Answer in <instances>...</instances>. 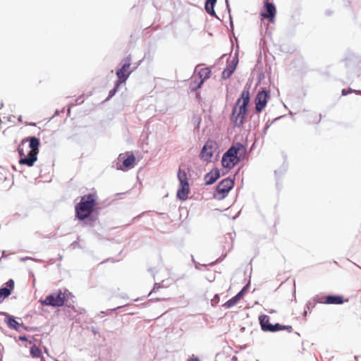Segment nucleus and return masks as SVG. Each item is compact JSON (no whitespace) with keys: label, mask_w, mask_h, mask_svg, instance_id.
Returning a JSON list of instances; mask_svg holds the SVG:
<instances>
[{"label":"nucleus","mask_w":361,"mask_h":361,"mask_svg":"<svg viewBox=\"0 0 361 361\" xmlns=\"http://www.w3.org/2000/svg\"><path fill=\"white\" fill-rule=\"evenodd\" d=\"M250 86L245 87L240 98L237 100L233 109L231 121L235 126L240 127L244 123L247 113V106L248 105L250 99Z\"/></svg>","instance_id":"f257e3e1"},{"label":"nucleus","mask_w":361,"mask_h":361,"mask_svg":"<svg viewBox=\"0 0 361 361\" xmlns=\"http://www.w3.org/2000/svg\"><path fill=\"white\" fill-rule=\"evenodd\" d=\"M246 154V147L240 142L233 143L231 147L224 154L221 164L224 168L232 169L240 160L243 159Z\"/></svg>","instance_id":"f03ea898"},{"label":"nucleus","mask_w":361,"mask_h":361,"mask_svg":"<svg viewBox=\"0 0 361 361\" xmlns=\"http://www.w3.org/2000/svg\"><path fill=\"white\" fill-rule=\"evenodd\" d=\"M97 205V195L94 193L85 195L75 205V217L80 221L89 218Z\"/></svg>","instance_id":"7ed1b4c3"},{"label":"nucleus","mask_w":361,"mask_h":361,"mask_svg":"<svg viewBox=\"0 0 361 361\" xmlns=\"http://www.w3.org/2000/svg\"><path fill=\"white\" fill-rule=\"evenodd\" d=\"M23 142H29L30 150L25 154L22 149H19L20 159L19 163L27 166H32L37 161V155L39 153V140L37 137H30L23 140Z\"/></svg>","instance_id":"20e7f679"},{"label":"nucleus","mask_w":361,"mask_h":361,"mask_svg":"<svg viewBox=\"0 0 361 361\" xmlns=\"http://www.w3.org/2000/svg\"><path fill=\"white\" fill-rule=\"evenodd\" d=\"M218 144L216 142L209 140L202 147L200 157V159L206 162H212L214 154L217 152Z\"/></svg>","instance_id":"39448f33"},{"label":"nucleus","mask_w":361,"mask_h":361,"mask_svg":"<svg viewBox=\"0 0 361 361\" xmlns=\"http://www.w3.org/2000/svg\"><path fill=\"white\" fill-rule=\"evenodd\" d=\"M65 300L66 293L59 290L57 293L47 296L44 300L41 301V303L43 305L61 307L64 305Z\"/></svg>","instance_id":"423d86ee"},{"label":"nucleus","mask_w":361,"mask_h":361,"mask_svg":"<svg viewBox=\"0 0 361 361\" xmlns=\"http://www.w3.org/2000/svg\"><path fill=\"white\" fill-rule=\"evenodd\" d=\"M131 63L132 59L130 56L125 58L122 61V66L117 70L116 73L118 78L116 81L118 82V84L124 83L133 72V70L130 69Z\"/></svg>","instance_id":"0eeeda50"},{"label":"nucleus","mask_w":361,"mask_h":361,"mask_svg":"<svg viewBox=\"0 0 361 361\" xmlns=\"http://www.w3.org/2000/svg\"><path fill=\"white\" fill-rule=\"evenodd\" d=\"M234 182L231 178L222 180L216 186L214 192V197L217 200H222L226 197L229 191L233 188Z\"/></svg>","instance_id":"6e6552de"},{"label":"nucleus","mask_w":361,"mask_h":361,"mask_svg":"<svg viewBox=\"0 0 361 361\" xmlns=\"http://www.w3.org/2000/svg\"><path fill=\"white\" fill-rule=\"evenodd\" d=\"M269 98V92L266 90H262L257 93L255 98V109L257 113L262 112L266 107Z\"/></svg>","instance_id":"1a4fd4ad"},{"label":"nucleus","mask_w":361,"mask_h":361,"mask_svg":"<svg viewBox=\"0 0 361 361\" xmlns=\"http://www.w3.org/2000/svg\"><path fill=\"white\" fill-rule=\"evenodd\" d=\"M264 9L265 11L261 13L262 18L268 19L270 23H274L276 13L275 6L272 3H270L269 0H266L264 1Z\"/></svg>","instance_id":"9d476101"},{"label":"nucleus","mask_w":361,"mask_h":361,"mask_svg":"<svg viewBox=\"0 0 361 361\" xmlns=\"http://www.w3.org/2000/svg\"><path fill=\"white\" fill-rule=\"evenodd\" d=\"M118 159L123 161V167L119 168L123 171L133 168L135 163V157L132 152L121 154Z\"/></svg>","instance_id":"9b49d317"},{"label":"nucleus","mask_w":361,"mask_h":361,"mask_svg":"<svg viewBox=\"0 0 361 361\" xmlns=\"http://www.w3.org/2000/svg\"><path fill=\"white\" fill-rule=\"evenodd\" d=\"M317 302L319 303L341 305L343 303L344 300L343 297L340 295H328L317 297Z\"/></svg>","instance_id":"f8f14e48"},{"label":"nucleus","mask_w":361,"mask_h":361,"mask_svg":"<svg viewBox=\"0 0 361 361\" xmlns=\"http://www.w3.org/2000/svg\"><path fill=\"white\" fill-rule=\"evenodd\" d=\"M13 288L14 281L13 279H9L6 283V287L0 288V302H1L4 299L8 297L11 294Z\"/></svg>","instance_id":"ddd939ff"},{"label":"nucleus","mask_w":361,"mask_h":361,"mask_svg":"<svg viewBox=\"0 0 361 361\" xmlns=\"http://www.w3.org/2000/svg\"><path fill=\"white\" fill-rule=\"evenodd\" d=\"M190 193V186L188 183L179 184V188L177 192V197L181 200H185Z\"/></svg>","instance_id":"4468645a"},{"label":"nucleus","mask_w":361,"mask_h":361,"mask_svg":"<svg viewBox=\"0 0 361 361\" xmlns=\"http://www.w3.org/2000/svg\"><path fill=\"white\" fill-rule=\"evenodd\" d=\"M237 66V61L233 59L226 66V68L224 70L222 73V78L224 79L229 78L233 73L235 71Z\"/></svg>","instance_id":"2eb2a0df"},{"label":"nucleus","mask_w":361,"mask_h":361,"mask_svg":"<svg viewBox=\"0 0 361 361\" xmlns=\"http://www.w3.org/2000/svg\"><path fill=\"white\" fill-rule=\"evenodd\" d=\"M219 171L215 169L208 173L204 178L205 183L207 185L213 184L219 178Z\"/></svg>","instance_id":"dca6fc26"},{"label":"nucleus","mask_w":361,"mask_h":361,"mask_svg":"<svg viewBox=\"0 0 361 361\" xmlns=\"http://www.w3.org/2000/svg\"><path fill=\"white\" fill-rule=\"evenodd\" d=\"M281 330H286L288 332H292L293 329L290 325L284 326V325H281L279 324H276L274 325L271 324V327H269L268 329V331L270 332H275V331H281Z\"/></svg>","instance_id":"f3484780"},{"label":"nucleus","mask_w":361,"mask_h":361,"mask_svg":"<svg viewBox=\"0 0 361 361\" xmlns=\"http://www.w3.org/2000/svg\"><path fill=\"white\" fill-rule=\"evenodd\" d=\"M259 323L262 329L264 331H269L268 329L271 327V324L269 323V317L267 315H261L259 317Z\"/></svg>","instance_id":"a211bd4d"},{"label":"nucleus","mask_w":361,"mask_h":361,"mask_svg":"<svg viewBox=\"0 0 361 361\" xmlns=\"http://www.w3.org/2000/svg\"><path fill=\"white\" fill-rule=\"evenodd\" d=\"M216 1L217 0H207L205 3L206 11L212 16H216V13L214 8Z\"/></svg>","instance_id":"6ab92c4d"},{"label":"nucleus","mask_w":361,"mask_h":361,"mask_svg":"<svg viewBox=\"0 0 361 361\" xmlns=\"http://www.w3.org/2000/svg\"><path fill=\"white\" fill-rule=\"evenodd\" d=\"M6 323L11 329L18 330L20 324L11 316H8L6 318Z\"/></svg>","instance_id":"aec40b11"},{"label":"nucleus","mask_w":361,"mask_h":361,"mask_svg":"<svg viewBox=\"0 0 361 361\" xmlns=\"http://www.w3.org/2000/svg\"><path fill=\"white\" fill-rule=\"evenodd\" d=\"M211 74V71L208 68H202L199 72L200 77L202 79L201 81L198 83L197 88H199L201 87L202 84L203 83L204 80L208 78H209Z\"/></svg>","instance_id":"412c9836"},{"label":"nucleus","mask_w":361,"mask_h":361,"mask_svg":"<svg viewBox=\"0 0 361 361\" xmlns=\"http://www.w3.org/2000/svg\"><path fill=\"white\" fill-rule=\"evenodd\" d=\"M178 178L179 180V184H184L185 183H188V176L185 171L179 169L178 172Z\"/></svg>","instance_id":"4be33fe9"},{"label":"nucleus","mask_w":361,"mask_h":361,"mask_svg":"<svg viewBox=\"0 0 361 361\" xmlns=\"http://www.w3.org/2000/svg\"><path fill=\"white\" fill-rule=\"evenodd\" d=\"M30 354L33 357H42L41 350L35 345L31 347Z\"/></svg>","instance_id":"5701e85b"},{"label":"nucleus","mask_w":361,"mask_h":361,"mask_svg":"<svg viewBox=\"0 0 361 361\" xmlns=\"http://www.w3.org/2000/svg\"><path fill=\"white\" fill-rule=\"evenodd\" d=\"M238 301L239 300L235 296H234L230 300H228L226 302H225L224 304V307H225L227 309L231 308L235 305L238 302Z\"/></svg>","instance_id":"b1692460"},{"label":"nucleus","mask_w":361,"mask_h":361,"mask_svg":"<svg viewBox=\"0 0 361 361\" xmlns=\"http://www.w3.org/2000/svg\"><path fill=\"white\" fill-rule=\"evenodd\" d=\"M121 84H118V81H116V83H115V86L114 87V89H112L111 90H110L109 93V97H107V99H110L111 97H112L118 91V87L119 86L121 85Z\"/></svg>","instance_id":"393cba45"},{"label":"nucleus","mask_w":361,"mask_h":361,"mask_svg":"<svg viewBox=\"0 0 361 361\" xmlns=\"http://www.w3.org/2000/svg\"><path fill=\"white\" fill-rule=\"evenodd\" d=\"M322 120V115L320 114H315L312 116V123L317 124Z\"/></svg>","instance_id":"a878e982"},{"label":"nucleus","mask_w":361,"mask_h":361,"mask_svg":"<svg viewBox=\"0 0 361 361\" xmlns=\"http://www.w3.org/2000/svg\"><path fill=\"white\" fill-rule=\"evenodd\" d=\"M317 302V298L315 300H314L313 302H309V303L307 305V308L308 309V310L310 311L312 309H313Z\"/></svg>","instance_id":"bb28decb"},{"label":"nucleus","mask_w":361,"mask_h":361,"mask_svg":"<svg viewBox=\"0 0 361 361\" xmlns=\"http://www.w3.org/2000/svg\"><path fill=\"white\" fill-rule=\"evenodd\" d=\"M245 288H243L236 295L235 297L240 300L245 294Z\"/></svg>","instance_id":"cd10ccee"},{"label":"nucleus","mask_w":361,"mask_h":361,"mask_svg":"<svg viewBox=\"0 0 361 361\" xmlns=\"http://www.w3.org/2000/svg\"><path fill=\"white\" fill-rule=\"evenodd\" d=\"M218 300H219V295H216L214 298L212 300V302L214 303H217L218 302Z\"/></svg>","instance_id":"c85d7f7f"},{"label":"nucleus","mask_w":361,"mask_h":361,"mask_svg":"<svg viewBox=\"0 0 361 361\" xmlns=\"http://www.w3.org/2000/svg\"><path fill=\"white\" fill-rule=\"evenodd\" d=\"M188 361H199L197 358H190Z\"/></svg>","instance_id":"c756f323"},{"label":"nucleus","mask_w":361,"mask_h":361,"mask_svg":"<svg viewBox=\"0 0 361 361\" xmlns=\"http://www.w3.org/2000/svg\"><path fill=\"white\" fill-rule=\"evenodd\" d=\"M347 93H348V92H346V90H345V89H343V90H342V94H343V95H346V94H347Z\"/></svg>","instance_id":"7c9ffc66"},{"label":"nucleus","mask_w":361,"mask_h":361,"mask_svg":"<svg viewBox=\"0 0 361 361\" xmlns=\"http://www.w3.org/2000/svg\"><path fill=\"white\" fill-rule=\"evenodd\" d=\"M20 339L22 341H25L26 338L25 337H20Z\"/></svg>","instance_id":"2f4dec72"},{"label":"nucleus","mask_w":361,"mask_h":361,"mask_svg":"<svg viewBox=\"0 0 361 361\" xmlns=\"http://www.w3.org/2000/svg\"><path fill=\"white\" fill-rule=\"evenodd\" d=\"M305 316L307 314V311L305 310L304 312Z\"/></svg>","instance_id":"473e14b6"},{"label":"nucleus","mask_w":361,"mask_h":361,"mask_svg":"<svg viewBox=\"0 0 361 361\" xmlns=\"http://www.w3.org/2000/svg\"><path fill=\"white\" fill-rule=\"evenodd\" d=\"M41 361H45L44 358L42 357V360Z\"/></svg>","instance_id":"72a5a7b5"}]
</instances>
